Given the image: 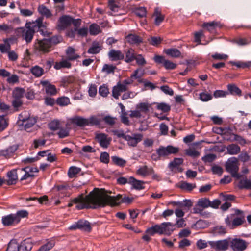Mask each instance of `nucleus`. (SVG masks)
I'll use <instances>...</instances> for the list:
<instances>
[{"mask_svg":"<svg viewBox=\"0 0 251 251\" xmlns=\"http://www.w3.org/2000/svg\"><path fill=\"white\" fill-rule=\"evenodd\" d=\"M88 200L93 203L94 205L92 206L93 208H97L106 205L114 206L120 203H130L133 199L126 196L122 197L121 195L113 197L96 189L95 191L89 193V196L87 197Z\"/></svg>","mask_w":251,"mask_h":251,"instance_id":"1","label":"nucleus"},{"mask_svg":"<svg viewBox=\"0 0 251 251\" xmlns=\"http://www.w3.org/2000/svg\"><path fill=\"white\" fill-rule=\"evenodd\" d=\"M89 194L84 197L83 194L79 195L78 197L72 199L71 201L68 203V206L71 207L73 203L76 204V208L78 210L83 209L84 208H92L93 203L88 200L87 201V197Z\"/></svg>","mask_w":251,"mask_h":251,"instance_id":"2","label":"nucleus"},{"mask_svg":"<svg viewBox=\"0 0 251 251\" xmlns=\"http://www.w3.org/2000/svg\"><path fill=\"white\" fill-rule=\"evenodd\" d=\"M27 25L26 24L25 27L17 28L16 29V32L17 36L25 40L26 44H29L31 42L33 39L35 30L34 27Z\"/></svg>","mask_w":251,"mask_h":251,"instance_id":"3","label":"nucleus"},{"mask_svg":"<svg viewBox=\"0 0 251 251\" xmlns=\"http://www.w3.org/2000/svg\"><path fill=\"white\" fill-rule=\"evenodd\" d=\"M35 52L39 54L48 53L52 50L50 47V43L47 38L39 40L37 39L34 43Z\"/></svg>","mask_w":251,"mask_h":251,"instance_id":"4","label":"nucleus"},{"mask_svg":"<svg viewBox=\"0 0 251 251\" xmlns=\"http://www.w3.org/2000/svg\"><path fill=\"white\" fill-rule=\"evenodd\" d=\"M226 169L230 173L232 176L237 179L241 177V175L238 173L239 170L238 160L235 157L229 158L226 163Z\"/></svg>","mask_w":251,"mask_h":251,"instance_id":"5","label":"nucleus"},{"mask_svg":"<svg viewBox=\"0 0 251 251\" xmlns=\"http://www.w3.org/2000/svg\"><path fill=\"white\" fill-rule=\"evenodd\" d=\"M230 238L217 241H209L205 243V248L210 246L216 251H225L227 250L230 245Z\"/></svg>","mask_w":251,"mask_h":251,"instance_id":"6","label":"nucleus"},{"mask_svg":"<svg viewBox=\"0 0 251 251\" xmlns=\"http://www.w3.org/2000/svg\"><path fill=\"white\" fill-rule=\"evenodd\" d=\"M179 151V148L172 146H168L166 147L160 146L156 152L159 157H165L171 154H176Z\"/></svg>","mask_w":251,"mask_h":251,"instance_id":"7","label":"nucleus"},{"mask_svg":"<svg viewBox=\"0 0 251 251\" xmlns=\"http://www.w3.org/2000/svg\"><path fill=\"white\" fill-rule=\"evenodd\" d=\"M230 244L233 251H244L248 246L247 242L240 238L233 239L230 241Z\"/></svg>","mask_w":251,"mask_h":251,"instance_id":"8","label":"nucleus"},{"mask_svg":"<svg viewBox=\"0 0 251 251\" xmlns=\"http://www.w3.org/2000/svg\"><path fill=\"white\" fill-rule=\"evenodd\" d=\"M25 169H13L7 173L8 180L7 183L8 185H13L16 183L18 176L23 175Z\"/></svg>","mask_w":251,"mask_h":251,"instance_id":"9","label":"nucleus"},{"mask_svg":"<svg viewBox=\"0 0 251 251\" xmlns=\"http://www.w3.org/2000/svg\"><path fill=\"white\" fill-rule=\"evenodd\" d=\"M95 139L103 149L107 148L111 141V139L109 138L107 134L103 133H95Z\"/></svg>","mask_w":251,"mask_h":251,"instance_id":"10","label":"nucleus"},{"mask_svg":"<svg viewBox=\"0 0 251 251\" xmlns=\"http://www.w3.org/2000/svg\"><path fill=\"white\" fill-rule=\"evenodd\" d=\"M77 228L87 232H90L91 230L90 223L85 220H80L75 224L72 225L69 227V229L71 230Z\"/></svg>","mask_w":251,"mask_h":251,"instance_id":"11","label":"nucleus"},{"mask_svg":"<svg viewBox=\"0 0 251 251\" xmlns=\"http://www.w3.org/2000/svg\"><path fill=\"white\" fill-rule=\"evenodd\" d=\"M143 137V135L140 133L133 134L132 136L126 135L125 140L127 141L129 146L136 147L137 144L142 141Z\"/></svg>","mask_w":251,"mask_h":251,"instance_id":"12","label":"nucleus"},{"mask_svg":"<svg viewBox=\"0 0 251 251\" xmlns=\"http://www.w3.org/2000/svg\"><path fill=\"white\" fill-rule=\"evenodd\" d=\"M72 18L69 16L64 15L59 18L57 27L59 30H64L71 25Z\"/></svg>","mask_w":251,"mask_h":251,"instance_id":"13","label":"nucleus"},{"mask_svg":"<svg viewBox=\"0 0 251 251\" xmlns=\"http://www.w3.org/2000/svg\"><path fill=\"white\" fill-rule=\"evenodd\" d=\"M222 25L220 23L212 21L209 23H205V30L206 29L209 32L212 34H216L217 30L222 27Z\"/></svg>","mask_w":251,"mask_h":251,"instance_id":"14","label":"nucleus"},{"mask_svg":"<svg viewBox=\"0 0 251 251\" xmlns=\"http://www.w3.org/2000/svg\"><path fill=\"white\" fill-rule=\"evenodd\" d=\"M127 90V87L118 82L116 86L113 87L112 96L116 99H119L121 93L125 92Z\"/></svg>","mask_w":251,"mask_h":251,"instance_id":"15","label":"nucleus"},{"mask_svg":"<svg viewBox=\"0 0 251 251\" xmlns=\"http://www.w3.org/2000/svg\"><path fill=\"white\" fill-rule=\"evenodd\" d=\"M2 223L5 226L15 225L18 223L14 214H10L2 217Z\"/></svg>","mask_w":251,"mask_h":251,"instance_id":"16","label":"nucleus"},{"mask_svg":"<svg viewBox=\"0 0 251 251\" xmlns=\"http://www.w3.org/2000/svg\"><path fill=\"white\" fill-rule=\"evenodd\" d=\"M71 124L79 127L87 126V118L79 116H75L70 119Z\"/></svg>","mask_w":251,"mask_h":251,"instance_id":"17","label":"nucleus"},{"mask_svg":"<svg viewBox=\"0 0 251 251\" xmlns=\"http://www.w3.org/2000/svg\"><path fill=\"white\" fill-rule=\"evenodd\" d=\"M108 55L112 61L121 60L124 58V54L119 50H111L109 51Z\"/></svg>","mask_w":251,"mask_h":251,"instance_id":"18","label":"nucleus"},{"mask_svg":"<svg viewBox=\"0 0 251 251\" xmlns=\"http://www.w3.org/2000/svg\"><path fill=\"white\" fill-rule=\"evenodd\" d=\"M175 225L171 222H164L161 224L162 234L170 235L175 230Z\"/></svg>","mask_w":251,"mask_h":251,"instance_id":"19","label":"nucleus"},{"mask_svg":"<svg viewBox=\"0 0 251 251\" xmlns=\"http://www.w3.org/2000/svg\"><path fill=\"white\" fill-rule=\"evenodd\" d=\"M19 251H30L33 247V244L30 238L25 239L19 245L18 244Z\"/></svg>","mask_w":251,"mask_h":251,"instance_id":"20","label":"nucleus"},{"mask_svg":"<svg viewBox=\"0 0 251 251\" xmlns=\"http://www.w3.org/2000/svg\"><path fill=\"white\" fill-rule=\"evenodd\" d=\"M153 169L151 167H148L147 165L141 166L136 171V174L141 176L142 177H146L151 175V173H152Z\"/></svg>","mask_w":251,"mask_h":251,"instance_id":"21","label":"nucleus"},{"mask_svg":"<svg viewBox=\"0 0 251 251\" xmlns=\"http://www.w3.org/2000/svg\"><path fill=\"white\" fill-rule=\"evenodd\" d=\"M19 119L23 122V125L25 129L32 127L36 122V119L33 117H28L26 119L23 118L22 114L19 115Z\"/></svg>","mask_w":251,"mask_h":251,"instance_id":"22","label":"nucleus"},{"mask_svg":"<svg viewBox=\"0 0 251 251\" xmlns=\"http://www.w3.org/2000/svg\"><path fill=\"white\" fill-rule=\"evenodd\" d=\"M66 59L69 61H74L80 58L79 55L75 52V50L72 47H69L66 50Z\"/></svg>","mask_w":251,"mask_h":251,"instance_id":"23","label":"nucleus"},{"mask_svg":"<svg viewBox=\"0 0 251 251\" xmlns=\"http://www.w3.org/2000/svg\"><path fill=\"white\" fill-rule=\"evenodd\" d=\"M126 41L131 45H139L143 42L142 38L136 34H130L126 36Z\"/></svg>","mask_w":251,"mask_h":251,"instance_id":"24","label":"nucleus"},{"mask_svg":"<svg viewBox=\"0 0 251 251\" xmlns=\"http://www.w3.org/2000/svg\"><path fill=\"white\" fill-rule=\"evenodd\" d=\"M128 183L135 189L141 190L145 188V186H144L145 182L143 181L137 180L133 177H130L129 178Z\"/></svg>","mask_w":251,"mask_h":251,"instance_id":"25","label":"nucleus"},{"mask_svg":"<svg viewBox=\"0 0 251 251\" xmlns=\"http://www.w3.org/2000/svg\"><path fill=\"white\" fill-rule=\"evenodd\" d=\"M199 143H195L188 149L185 150V153L187 155L196 157L200 155V152L196 149L195 148V146H198Z\"/></svg>","mask_w":251,"mask_h":251,"instance_id":"26","label":"nucleus"},{"mask_svg":"<svg viewBox=\"0 0 251 251\" xmlns=\"http://www.w3.org/2000/svg\"><path fill=\"white\" fill-rule=\"evenodd\" d=\"M193 210L194 213L199 214L201 215H203L204 198H201L199 200L197 203L195 205Z\"/></svg>","mask_w":251,"mask_h":251,"instance_id":"27","label":"nucleus"},{"mask_svg":"<svg viewBox=\"0 0 251 251\" xmlns=\"http://www.w3.org/2000/svg\"><path fill=\"white\" fill-rule=\"evenodd\" d=\"M72 64L67 59H63L59 62H56L54 65V68L56 70H60L62 68L70 69L71 68Z\"/></svg>","mask_w":251,"mask_h":251,"instance_id":"28","label":"nucleus"},{"mask_svg":"<svg viewBox=\"0 0 251 251\" xmlns=\"http://www.w3.org/2000/svg\"><path fill=\"white\" fill-rule=\"evenodd\" d=\"M146 233L150 236H153L156 233L161 235L162 233L161 224L160 225H155L147 228Z\"/></svg>","mask_w":251,"mask_h":251,"instance_id":"29","label":"nucleus"},{"mask_svg":"<svg viewBox=\"0 0 251 251\" xmlns=\"http://www.w3.org/2000/svg\"><path fill=\"white\" fill-rule=\"evenodd\" d=\"M35 26H37L39 29V31L43 36H48L49 33L46 29V26L43 24V18H39L36 21V25Z\"/></svg>","mask_w":251,"mask_h":251,"instance_id":"30","label":"nucleus"},{"mask_svg":"<svg viewBox=\"0 0 251 251\" xmlns=\"http://www.w3.org/2000/svg\"><path fill=\"white\" fill-rule=\"evenodd\" d=\"M164 52L168 56L173 58L181 57V52L176 48H169L164 50Z\"/></svg>","mask_w":251,"mask_h":251,"instance_id":"31","label":"nucleus"},{"mask_svg":"<svg viewBox=\"0 0 251 251\" xmlns=\"http://www.w3.org/2000/svg\"><path fill=\"white\" fill-rule=\"evenodd\" d=\"M126 57L125 61L126 63H130L135 60L136 56L135 51L132 48L128 49L125 51Z\"/></svg>","mask_w":251,"mask_h":251,"instance_id":"32","label":"nucleus"},{"mask_svg":"<svg viewBox=\"0 0 251 251\" xmlns=\"http://www.w3.org/2000/svg\"><path fill=\"white\" fill-rule=\"evenodd\" d=\"M101 50V46L99 42L94 41L92 43V46L88 49V53L89 54H97Z\"/></svg>","mask_w":251,"mask_h":251,"instance_id":"33","label":"nucleus"},{"mask_svg":"<svg viewBox=\"0 0 251 251\" xmlns=\"http://www.w3.org/2000/svg\"><path fill=\"white\" fill-rule=\"evenodd\" d=\"M220 203V201L218 199H215L211 201L209 199L205 198V208L210 207L214 209H217L218 208Z\"/></svg>","mask_w":251,"mask_h":251,"instance_id":"34","label":"nucleus"},{"mask_svg":"<svg viewBox=\"0 0 251 251\" xmlns=\"http://www.w3.org/2000/svg\"><path fill=\"white\" fill-rule=\"evenodd\" d=\"M38 11L41 15L45 16L47 18H50L52 16L50 11L43 4L39 6L38 7Z\"/></svg>","mask_w":251,"mask_h":251,"instance_id":"35","label":"nucleus"},{"mask_svg":"<svg viewBox=\"0 0 251 251\" xmlns=\"http://www.w3.org/2000/svg\"><path fill=\"white\" fill-rule=\"evenodd\" d=\"M227 89L232 95H236L239 96H241L242 91L235 84H229L227 85Z\"/></svg>","mask_w":251,"mask_h":251,"instance_id":"36","label":"nucleus"},{"mask_svg":"<svg viewBox=\"0 0 251 251\" xmlns=\"http://www.w3.org/2000/svg\"><path fill=\"white\" fill-rule=\"evenodd\" d=\"M154 15L155 16V24L159 25L164 20V16L161 13V11L158 8H155Z\"/></svg>","mask_w":251,"mask_h":251,"instance_id":"37","label":"nucleus"},{"mask_svg":"<svg viewBox=\"0 0 251 251\" xmlns=\"http://www.w3.org/2000/svg\"><path fill=\"white\" fill-rule=\"evenodd\" d=\"M240 189H251V180L245 178L241 179L238 185Z\"/></svg>","mask_w":251,"mask_h":251,"instance_id":"38","label":"nucleus"},{"mask_svg":"<svg viewBox=\"0 0 251 251\" xmlns=\"http://www.w3.org/2000/svg\"><path fill=\"white\" fill-rule=\"evenodd\" d=\"M101 120L95 116H90L87 118V126H98L100 124Z\"/></svg>","mask_w":251,"mask_h":251,"instance_id":"39","label":"nucleus"},{"mask_svg":"<svg viewBox=\"0 0 251 251\" xmlns=\"http://www.w3.org/2000/svg\"><path fill=\"white\" fill-rule=\"evenodd\" d=\"M25 91L24 89L21 88H16L13 91L12 95L14 99H21L24 97Z\"/></svg>","mask_w":251,"mask_h":251,"instance_id":"40","label":"nucleus"},{"mask_svg":"<svg viewBox=\"0 0 251 251\" xmlns=\"http://www.w3.org/2000/svg\"><path fill=\"white\" fill-rule=\"evenodd\" d=\"M227 150L229 154L235 155L240 152V148L237 145L233 144L227 147Z\"/></svg>","mask_w":251,"mask_h":251,"instance_id":"41","label":"nucleus"},{"mask_svg":"<svg viewBox=\"0 0 251 251\" xmlns=\"http://www.w3.org/2000/svg\"><path fill=\"white\" fill-rule=\"evenodd\" d=\"M80 171L81 169L80 168L75 166H72L68 170V176L69 178H71L75 177L76 175L80 172Z\"/></svg>","mask_w":251,"mask_h":251,"instance_id":"42","label":"nucleus"},{"mask_svg":"<svg viewBox=\"0 0 251 251\" xmlns=\"http://www.w3.org/2000/svg\"><path fill=\"white\" fill-rule=\"evenodd\" d=\"M183 160L181 158H175L172 161L170 162L168 167L172 170L175 168H178V167L183 163Z\"/></svg>","mask_w":251,"mask_h":251,"instance_id":"43","label":"nucleus"},{"mask_svg":"<svg viewBox=\"0 0 251 251\" xmlns=\"http://www.w3.org/2000/svg\"><path fill=\"white\" fill-rule=\"evenodd\" d=\"M15 150L13 147H9L8 148L0 151V155L3 156L6 158H10L12 156Z\"/></svg>","mask_w":251,"mask_h":251,"instance_id":"44","label":"nucleus"},{"mask_svg":"<svg viewBox=\"0 0 251 251\" xmlns=\"http://www.w3.org/2000/svg\"><path fill=\"white\" fill-rule=\"evenodd\" d=\"M101 32L100 26L96 24H92L89 26V32L91 35H98Z\"/></svg>","mask_w":251,"mask_h":251,"instance_id":"45","label":"nucleus"},{"mask_svg":"<svg viewBox=\"0 0 251 251\" xmlns=\"http://www.w3.org/2000/svg\"><path fill=\"white\" fill-rule=\"evenodd\" d=\"M50 43V46L51 49H53V47L58 43L61 42L62 38L59 36H53L50 38H47Z\"/></svg>","mask_w":251,"mask_h":251,"instance_id":"46","label":"nucleus"},{"mask_svg":"<svg viewBox=\"0 0 251 251\" xmlns=\"http://www.w3.org/2000/svg\"><path fill=\"white\" fill-rule=\"evenodd\" d=\"M31 72L36 77H40L43 74L44 70L38 66H35L31 69Z\"/></svg>","mask_w":251,"mask_h":251,"instance_id":"47","label":"nucleus"},{"mask_svg":"<svg viewBox=\"0 0 251 251\" xmlns=\"http://www.w3.org/2000/svg\"><path fill=\"white\" fill-rule=\"evenodd\" d=\"M230 63L234 66H236L238 68H250L251 67V61H248L247 62H243L241 61H230Z\"/></svg>","mask_w":251,"mask_h":251,"instance_id":"48","label":"nucleus"},{"mask_svg":"<svg viewBox=\"0 0 251 251\" xmlns=\"http://www.w3.org/2000/svg\"><path fill=\"white\" fill-rule=\"evenodd\" d=\"M49 128L52 131H55L60 127V122L58 120H54L49 123Z\"/></svg>","mask_w":251,"mask_h":251,"instance_id":"49","label":"nucleus"},{"mask_svg":"<svg viewBox=\"0 0 251 251\" xmlns=\"http://www.w3.org/2000/svg\"><path fill=\"white\" fill-rule=\"evenodd\" d=\"M156 108L163 112H168L171 110V106L168 104L164 102L157 103Z\"/></svg>","mask_w":251,"mask_h":251,"instance_id":"50","label":"nucleus"},{"mask_svg":"<svg viewBox=\"0 0 251 251\" xmlns=\"http://www.w3.org/2000/svg\"><path fill=\"white\" fill-rule=\"evenodd\" d=\"M111 158L112 161L115 164L120 167L125 166L126 163V161L125 160L116 156H112Z\"/></svg>","mask_w":251,"mask_h":251,"instance_id":"51","label":"nucleus"},{"mask_svg":"<svg viewBox=\"0 0 251 251\" xmlns=\"http://www.w3.org/2000/svg\"><path fill=\"white\" fill-rule=\"evenodd\" d=\"M149 43L154 46H157L160 44L162 41V39L158 36H151L148 39Z\"/></svg>","mask_w":251,"mask_h":251,"instance_id":"52","label":"nucleus"},{"mask_svg":"<svg viewBox=\"0 0 251 251\" xmlns=\"http://www.w3.org/2000/svg\"><path fill=\"white\" fill-rule=\"evenodd\" d=\"M18 243L15 240H11L8 244L6 251H19Z\"/></svg>","mask_w":251,"mask_h":251,"instance_id":"53","label":"nucleus"},{"mask_svg":"<svg viewBox=\"0 0 251 251\" xmlns=\"http://www.w3.org/2000/svg\"><path fill=\"white\" fill-rule=\"evenodd\" d=\"M54 241L51 240L48 241L46 244L42 246L40 248L41 249V250H42V251H49V250L51 249L54 247Z\"/></svg>","mask_w":251,"mask_h":251,"instance_id":"54","label":"nucleus"},{"mask_svg":"<svg viewBox=\"0 0 251 251\" xmlns=\"http://www.w3.org/2000/svg\"><path fill=\"white\" fill-rule=\"evenodd\" d=\"M136 107L140 112L147 113L149 111L150 105L148 103L141 102L137 104Z\"/></svg>","mask_w":251,"mask_h":251,"instance_id":"55","label":"nucleus"},{"mask_svg":"<svg viewBox=\"0 0 251 251\" xmlns=\"http://www.w3.org/2000/svg\"><path fill=\"white\" fill-rule=\"evenodd\" d=\"M245 221L244 217H236L232 221V228H234L236 226L241 225Z\"/></svg>","mask_w":251,"mask_h":251,"instance_id":"56","label":"nucleus"},{"mask_svg":"<svg viewBox=\"0 0 251 251\" xmlns=\"http://www.w3.org/2000/svg\"><path fill=\"white\" fill-rule=\"evenodd\" d=\"M14 215L16 217L17 221L19 223L22 218L27 217L28 212L25 210H19L15 213Z\"/></svg>","mask_w":251,"mask_h":251,"instance_id":"57","label":"nucleus"},{"mask_svg":"<svg viewBox=\"0 0 251 251\" xmlns=\"http://www.w3.org/2000/svg\"><path fill=\"white\" fill-rule=\"evenodd\" d=\"M25 200L26 201H37L39 203H40L41 204H43L45 202L48 201V197L46 195H44L43 197H41L39 198H37L36 197H29V198H25Z\"/></svg>","mask_w":251,"mask_h":251,"instance_id":"58","label":"nucleus"},{"mask_svg":"<svg viewBox=\"0 0 251 251\" xmlns=\"http://www.w3.org/2000/svg\"><path fill=\"white\" fill-rule=\"evenodd\" d=\"M116 120L117 118L116 117H113L109 115L105 116L102 119V121H104L106 124L111 126L115 125Z\"/></svg>","mask_w":251,"mask_h":251,"instance_id":"59","label":"nucleus"},{"mask_svg":"<svg viewBox=\"0 0 251 251\" xmlns=\"http://www.w3.org/2000/svg\"><path fill=\"white\" fill-rule=\"evenodd\" d=\"M22 169H25L24 171V174L23 175H20L22 176V177L20 178V181L26 180L29 177H33L35 176V175L33 174L29 173V172L27 171V169H28V167L23 168Z\"/></svg>","mask_w":251,"mask_h":251,"instance_id":"60","label":"nucleus"},{"mask_svg":"<svg viewBox=\"0 0 251 251\" xmlns=\"http://www.w3.org/2000/svg\"><path fill=\"white\" fill-rule=\"evenodd\" d=\"M116 69V66H114L112 65H108L105 64L102 67V71L103 72H106L107 74H109L110 73H113Z\"/></svg>","mask_w":251,"mask_h":251,"instance_id":"61","label":"nucleus"},{"mask_svg":"<svg viewBox=\"0 0 251 251\" xmlns=\"http://www.w3.org/2000/svg\"><path fill=\"white\" fill-rule=\"evenodd\" d=\"M99 93L103 97H106L109 93V89L107 86L105 85L100 86L99 89Z\"/></svg>","mask_w":251,"mask_h":251,"instance_id":"62","label":"nucleus"},{"mask_svg":"<svg viewBox=\"0 0 251 251\" xmlns=\"http://www.w3.org/2000/svg\"><path fill=\"white\" fill-rule=\"evenodd\" d=\"M70 103V100L66 97L59 98L57 100V103L60 106H66Z\"/></svg>","mask_w":251,"mask_h":251,"instance_id":"63","label":"nucleus"},{"mask_svg":"<svg viewBox=\"0 0 251 251\" xmlns=\"http://www.w3.org/2000/svg\"><path fill=\"white\" fill-rule=\"evenodd\" d=\"M45 90L46 93L50 95H54L57 93L55 86L54 85L51 84L47 86Z\"/></svg>","mask_w":251,"mask_h":251,"instance_id":"64","label":"nucleus"}]
</instances>
